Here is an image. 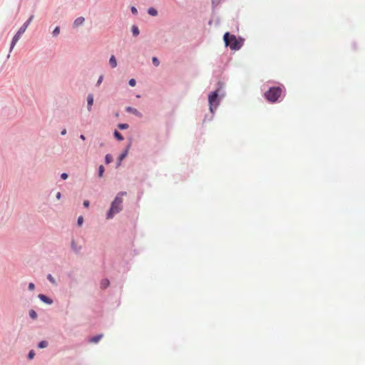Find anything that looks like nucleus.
<instances>
[{
	"label": "nucleus",
	"mask_w": 365,
	"mask_h": 365,
	"mask_svg": "<svg viewBox=\"0 0 365 365\" xmlns=\"http://www.w3.org/2000/svg\"><path fill=\"white\" fill-rule=\"evenodd\" d=\"M224 41L227 46L232 50H238L241 48V42L234 35H230L228 32L224 35Z\"/></svg>",
	"instance_id": "obj_3"
},
{
	"label": "nucleus",
	"mask_w": 365,
	"mask_h": 365,
	"mask_svg": "<svg viewBox=\"0 0 365 365\" xmlns=\"http://www.w3.org/2000/svg\"><path fill=\"white\" fill-rule=\"evenodd\" d=\"M34 355H35V353L34 351H30L29 353V355H28V358L29 359H32L34 357Z\"/></svg>",
	"instance_id": "obj_26"
},
{
	"label": "nucleus",
	"mask_w": 365,
	"mask_h": 365,
	"mask_svg": "<svg viewBox=\"0 0 365 365\" xmlns=\"http://www.w3.org/2000/svg\"><path fill=\"white\" fill-rule=\"evenodd\" d=\"M210 110L213 113V108H216L219 104L218 94L217 91L213 92L209 96Z\"/></svg>",
	"instance_id": "obj_5"
},
{
	"label": "nucleus",
	"mask_w": 365,
	"mask_h": 365,
	"mask_svg": "<svg viewBox=\"0 0 365 365\" xmlns=\"http://www.w3.org/2000/svg\"><path fill=\"white\" fill-rule=\"evenodd\" d=\"M29 315L32 319H36L37 317V314L34 310H31L29 312Z\"/></svg>",
	"instance_id": "obj_23"
},
{
	"label": "nucleus",
	"mask_w": 365,
	"mask_h": 365,
	"mask_svg": "<svg viewBox=\"0 0 365 365\" xmlns=\"http://www.w3.org/2000/svg\"><path fill=\"white\" fill-rule=\"evenodd\" d=\"M109 284H110L109 280L107 279H105L102 280V282L101 283V287L102 288H106L108 287Z\"/></svg>",
	"instance_id": "obj_14"
},
{
	"label": "nucleus",
	"mask_w": 365,
	"mask_h": 365,
	"mask_svg": "<svg viewBox=\"0 0 365 365\" xmlns=\"http://www.w3.org/2000/svg\"><path fill=\"white\" fill-rule=\"evenodd\" d=\"M114 135L116 138V139H118V140H123V135L118 131H117V130H115L114 132Z\"/></svg>",
	"instance_id": "obj_15"
},
{
	"label": "nucleus",
	"mask_w": 365,
	"mask_h": 365,
	"mask_svg": "<svg viewBox=\"0 0 365 365\" xmlns=\"http://www.w3.org/2000/svg\"><path fill=\"white\" fill-rule=\"evenodd\" d=\"M109 63L112 68H115L117 66V61L113 55L110 56Z\"/></svg>",
	"instance_id": "obj_10"
},
{
	"label": "nucleus",
	"mask_w": 365,
	"mask_h": 365,
	"mask_svg": "<svg viewBox=\"0 0 365 365\" xmlns=\"http://www.w3.org/2000/svg\"><path fill=\"white\" fill-rule=\"evenodd\" d=\"M152 61H153V63L155 66H158L160 65V61L158 59L157 57H153L152 58Z\"/></svg>",
	"instance_id": "obj_18"
},
{
	"label": "nucleus",
	"mask_w": 365,
	"mask_h": 365,
	"mask_svg": "<svg viewBox=\"0 0 365 365\" xmlns=\"http://www.w3.org/2000/svg\"><path fill=\"white\" fill-rule=\"evenodd\" d=\"M103 81V76H100V78H98V81H97V85H100L101 83Z\"/></svg>",
	"instance_id": "obj_32"
},
{
	"label": "nucleus",
	"mask_w": 365,
	"mask_h": 365,
	"mask_svg": "<svg viewBox=\"0 0 365 365\" xmlns=\"http://www.w3.org/2000/svg\"><path fill=\"white\" fill-rule=\"evenodd\" d=\"M59 33H60V29H59V27L57 26L53 31V35L54 36H58L59 34Z\"/></svg>",
	"instance_id": "obj_20"
},
{
	"label": "nucleus",
	"mask_w": 365,
	"mask_h": 365,
	"mask_svg": "<svg viewBox=\"0 0 365 365\" xmlns=\"http://www.w3.org/2000/svg\"><path fill=\"white\" fill-rule=\"evenodd\" d=\"M105 160H106V163L107 164H108V163H110L112 161L113 158H112L111 155L108 154V155H106Z\"/></svg>",
	"instance_id": "obj_19"
},
{
	"label": "nucleus",
	"mask_w": 365,
	"mask_h": 365,
	"mask_svg": "<svg viewBox=\"0 0 365 365\" xmlns=\"http://www.w3.org/2000/svg\"><path fill=\"white\" fill-rule=\"evenodd\" d=\"M118 128L121 130L127 129L128 128V125L126 123H120L118 125Z\"/></svg>",
	"instance_id": "obj_21"
},
{
	"label": "nucleus",
	"mask_w": 365,
	"mask_h": 365,
	"mask_svg": "<svg viewBox=\"0 0 365 365\" xmlns=\"http://www.w3.org/2000/svg\"><path fill=\"white\" fill-rule=\"evenodd\" d=\"M128 154V150H125L124 153L120 155L118 158V165L120 164L121 161L126 157Z\"/></svg>",
	"instance_id": "obj_13"
},
{
	"label": "nucleus",
	"mask_w": 365,
	"mask_h": 365,
	"mask_svg": "<svg viewBox=\"0 0 365 365\" xmlns=\"http://www.w3.org/2000/svg\"><path fill=\"white\" fill-rule=\"evenodd\" d=\"M34 19V16H31L29 19L22 25V26L19 29L16 35L14 36L11 43V51L14 48L18 41L20 39L21 35L26 31L29 25L32 21Z\"/></svg>",
	"instance_id": "obj_4"
},
{
	"label": "nucleus",
	"mask_w": 365,
	"mask_h": 365,
	"mask_svg": "<svg viewBox=\"0 0 365 365\" xmlns=\"http://www.w3.org/2000/svg\"><path fill=\"white\" fill-rule=\"evenodd\" d=\"M48 346V342L46 341H41L39 342L38 346L41 349L46 348Z\"/></svg>",
	"instance_id": "obj_17"
},
{
	"label": "nucleus",
	"mask_w": 365,
	"mask_h": 365,
	"mask_svg": "<svg viewBox=\"0 0 365 365\" xmlns=\"http://www.w3.org/2000/svg\"><path fill=\"white\" fill-rule=\"evenodd\" d=\"M83 222V217L82 216L78 217L77 223L79 226H81Z\"/></svg>",
	"instance_id": "obj_25"
},
{
	"label": "nucleus",
	"mask_w": 365,
	"mask_h": 365,
	"mask_svg": "<svg viewBox=\"0 0 365 365\" xmlns=\"http://www.w3.org/2000/svg\"><path fill=\"white\" fill-rule=\"evenodd\" d=\"M125 110L130 113H132L139 118H141L143 116L142 113L140 112H139L136 108H134L133 107H127L125 108Z\"/></svg>",
	"instance_id": "obj_6"
},
{
	"label": "nucleus",
	"mask_w": 365,
	"mask_h": 365,
	"mask_svg": "<svg viewBox=\"0 0 365 365\" xmlns=\"http://www.w3.org/2000/svg\"><path fill=\"white\" fill-rule=\"evenodd\" d=\"M61 178L63 179V180H66L68 178V174L66 173H62L61 175Z\"/></svg>",
	"instance_id": "obj_29"
},
{
	"label": "nucleus",
	"mask_w": 365,
	"mask_h": 365,
	"mask_svg": "<svg viewBox=\"0 0 365 365\" xmlns=\"http://www.w3.org/2000/svg\"><path fill=\"white\" fill-rule=\"evenodd\" d=\"M61 192H57V194H56V198H57L58 200H59V199L61 198Z\"/></svg>",
	"instance_id": "obj_33"
},
{
	"label": "nucleus",
	"mask_w": 365,
	"mask_h": 365,
	"mask_svg": "<svg viewBox=\"0 0 365 365\" xmlns=\"http://www.w3.org/2000/svg\"><path fill=\"white\" fill-rule=\"evenodd\" d=\"M131 11L133 14H136L138 13L137 9L134 6L131 8Z\"/></svg>",
	"instance_id": "obj_30"
},
{
	"label": "nucleus",
	"mask_w": 365,
	"mask_h": 365,
	"mask_svg": "<svg viewBox=\"0 0 365 365\" xmlns=\"http://www.w3.org/2000/svg\"><path fill=\"white\" fill-rule=\"evenodd\" d=\"M125 195V192H120L117 195L111 203L110 209L107 214V219L113 218L115 214L118 213L122 210L123 196Z\"/></svg>",
	"instance_id": "obj_1"
},
{
	"label": "nucleus",
	"mask_w": 365,
	"mask_h": 365,
	"mask_svg": "<svg viewBox=\"0 0 365 365\" xmlns=\"http://www.w3.org/2000/svg\"><path fill=\"white\" fill-rule=\"evenodd\" d=\"M38 298L43 302L46 303V304H52L53 301L52 299H51L50 298H48V297H46V295L44 294H39L38 295Z\"/></svg>",
	"instance_id": "obj_7"
},
{
	"label": "nucleus",
	"mask_w": 365,
	"mask_h": 365,
	"mask_svg": "<svg viewBox=\"0 0 365 365\" xmlns=\"http://www.w3.org/2000/svg\"><path fill=\"white\" fill-rule=\"evenodd\" d=\"M98 170H98V171H99V172H98V173H98L99 177H101H101L103 176V172H104V168H103V165H101V166L99 167V169H98Z\"/></svg>",
	"instance_id": "obj_24"
},
{
	"label": "nucleus",
	"mask_w": 365,
	"mask_h": 365,
	"mask_svg": "<svg viewBox=\"0 0 365 365\" xmlns=\"http://www.w3.org/2000/svg\"><path fill=\"white\" fill-rule=\"evenodd\" d=\"M85 21V19L83 17H78L77 18L74 22H73V26H76V27H78L81 25H82L83 24Z\"/></svg>",
	"instance_id": "obj_9"
},
{
	"label": "nucleus",
	"mask_w": 365,
	"mask_h": 365,
	"mask_svg": "<svg viewBox=\"0 0 365 365\" xmlns=\"http://www.w3.org/2000/svg\"><path fill=\"white\" fill-rule=\"evenodd\" d=\"M102 337H103V334H98L96 336L92 337L90 339V341L92 343H97L101 339Z\"/></svg>",
	"instance_id": "obj_11"
},
{
	"label": "nucleus",
	"mask_w": 365,
	"mask_h": 365,
	"mask_svg": "<svg viewBox=\"0 0 365 365\" xmlns=\"http://www.w3.org/2000/svg\"><path fill=\"white\" fill-rule=\"evenodd\" d=\"M80 138H81V140H85V139H86V138H85V136H84L83 135H80Z\"/></svg>",
	"instance_id": "obj_35"
},
{
	"label": "nucleus",
	"mask_w": 365,
	"mask_h": 365,
	"mask_svg": "<svg viewBox=\"0 0 365 365\" xmlns=\"http://www.w3.org/2000/svg\"><path fill=\"white\" fill-rule=\"evenodd\" d=\"M148 14L151 16H155L158 14V11L153 8H150L148 9Z\"/></svg>",
	"instance_id": "obj_16"
},
{
	"label": "nucleus",
	"mask_w": 365,
	"mask_h": 365,
	"mask_svg": "<svg viewBox=\"0 0 365 365\" xmlns=\"http://www.w3.org/2000/svg\"><path fill=\"white\" fill-rule=\"evenodd\" d=\"M47 279L53 284H56V280L55 279L52 277L51 274H48L47 276Z\"/></svg>",
	"instance_id": "obj_22"
},
{
	"label": "nucleus",
	"mask_w": 365,
	"mask_h": 365,
	"mask_svg": "<svg viewBox=\"0 0 365 365\" xmlns=\"http://www.w3.org/2000/svg\"><path fill=\"white\" fill-rule=\"evenodd\" d=\"M132 33L133 36H137L139 34V29L137 26L133 25L131 28Z\"/></svg>",
	"instance_id": "obj_12"
},
{
	"label": "nucleus",
	"mask_w": 365,
	"mask_h": 365,
	"mask_svg": "<svg viewBox=\"0 0 365 365\" xmlns=\"http://www.w3.org/2000/svg\"><path fill=\"white\" fill-rule=\"evenodd\" d=\"M88 102V110L90 111L91 110V106L93 103V96L92 94H89L87 97Z\"/></svg>",
	"instance_id": "obj_8"
},
{
	"label": "nucleus",
	"mask_w": 365,
	"mask_h": 365,
	"mask_svg": "<svg viewBox=\"0 0 365 365\" xmlns=\"http://www.w3.org/2000/svg\"><path fill=\"white\" fill-rule=\"evenodd\" d=\"M34 288H35L34 284L32 283V282L29 283V289L32 291V290L34 289Z\"/></svg>",
	"instance_id": "obj_28"
},
{
	"label": "nucleus",
	"mask_w": 365,
	"mask_h": 365,
	"mask_svg": "<svg viewBox=\"0 0 365 365\" xmlns=\"http://www.w3.org/2000/svg\"><path fill=\"white\" fill-rule=\"evenodd\" d=\"M66 129H63L62 131H61V135H66Z\"/></svg>",
	"instance_id": "obj_34"
},
{
	"label": "nucleus",
	"mask_w": 365,
	"mask_h": 365,
	"mask_svg": "<svg viewBox=\"0 0 365 365\" xmlns=\"http://www.w3.org/2000/svg\"><path fill=\"white\" fill-rule=\"evenodd\" d=\"M135 84H136V82H135V79L132 78V79H130V80L129 81V85H130V86H135Z\"/></svg>",
	"instance_id": "obj_27"
},
{
	"label": "nucleus",
	"mask_w": 365,
	"mask_h": 365,
	"mask_svg": "<svg viewBox=\"0 0 365 365\" xmlns=\"http://www.w3.org/2000/svg\"><path fill=\"white\" fill-rule=\"evenodd\" d=\"M282 93L280 87H272L264 93V97L270 103H275L278 101Z\"/></svg>",
	"instance_id": "obj_2"
},
{
	"label": "nucleus",
	"mask_w": 365,
	"mask_h": 365,
	"mask_svg": "<svg viewBox=\"0 0 365 365\" xmlns=\"http://www.w3.org/2000/svg\"><path fill=\"white\" fill-rule=\"evenodd\" d=\"M83 205H84L86 207H88V206H89V201H88V200H85V201L83 202Z\"/></svg>",
	"instance_id": "obj_31"
}]
</instances>
